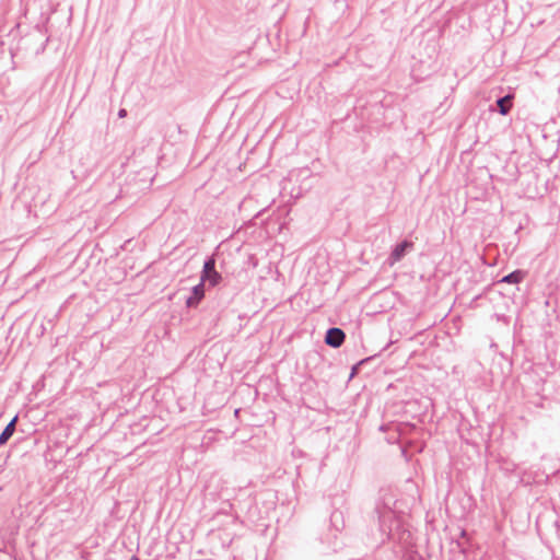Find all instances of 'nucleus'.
<instances>
[{
    "label": "nucleus",
    "mask_w": 560,
    "mask_h": 560,
    "mask_svg": "<svg viewBox=\"0 0 560 560\" xmlns=\"http://www.w3.org/2000/svg\"><path fill=\"white\" fill-rule=\"evenodd\" d=\"M395 499L392 494H384L375 504L377 517V532L373 534L377 545L386 541H401L405 532H401V520L394 510Z\"/></svg>",
    "instance_id": "1"
},
{
    "label": "nucleus",
    "mask_w": 560,
    "mask_h": 560,
    "mask_svg": "<svg viewBox=\"0 0 560 560\" xmlns=\"http://www.w3.org/2000/svg\"><path fill=\"white\" fill-rule=\"evenodd\" d=\"M221 279H222L221 275L215 270L214 258L209 257L208 259H206V261L203 264L200 282H202L203 284L206 282H208L209 285L214 287V285L219 284Z\"/></svg>",
    "instance_id": "2"
},
{
    "label": "nucleus",
    "mask_w": 560,
    "mask_h": 560,
    "mask_svg": "<svg viewBox=\"0 0 560 560\" xmlns=\"http://www.w3.org/2000/svg\"><path fill=\"white\" fill-rule=\"evenodd\" d=\"M345 338L346 335L342 331V329L332 327L327 330L325 336V342L332 348H338L343 343Z\"/></svg>",
    "instance_id": "3"
},
{
    "label": "nucleus",
    "mask_w": 560,
    "mask_h": 560,
    "mask_svg": "<svg viewBox=\"0 0 560 560\" xmlns=\"http://www.w3.org/2000/svg\"><path fill=\"white\" fill-rule=\"evenodd\" d=\"M410 247H412V243L409 241H402L401 243L397 244L389 255L390 265L399 261L405 256L406 250Z\"/></svg>",
    "instance_id": "4"
},
{
    "label": "nucleus",
    "mask_w": 560,
    "mask_h": 560,
    "mask_svg": "<svg viewBox=\"0 0 560 560\" xmlns=\"http://www.w3.org/2000/svg\"><path fill=\"white\" fill-rule=\"evenodd\" d=\"M205 296V284L202 282H199L197 285L192 288V293L190 296L186 300V305L188 307H196L199 302Z\"/></svg>",
    "instance_id": "5"
},
{
    "label": "nucleus",
    "mask_w": 560,
    "mask_h": 560,
    "mask_svg": "<svg viewBox=\"0 0 560 560\" xmlns=\"http://www.w3.org/2000/svg\"><path fill=\"white\" fill-rule=\"evenodd\" d=\"M16 421H18V416H15L1 432L0 446L5 444L9 441V439L13 435V433L15 431Z\"/></svg>",
    "instance_id": "6"
},
{
    "label": "nucleus",
    "mask_w": 560,
    "mask_h": 560,
    "mask_svg": "<svg viewBox=\"0 0 560 560\" xmlns=\"http://www.w3.org/2000/svg\"><path fill=\"white\" fill-rule=\"evenodd\" d=\"M523 278H524V272L522 270H515V271L504 276L501 279V282L517 284L523 280Z\"/></svg>",
    "instance_id": "7"
},
{
    "label": "nucleus",
    "mask_w": 560,
    "mask_h": 560,
    "mask_svg": "<svg viewBox=\"0 0 560 560\" xmlns=\"http://www.w3.org/2000/svg\"><path fill=\"white\" fill-rule=\"evenodd\" d=\"M497 105L499 107V113L501 115H506L510 112V108H511L510 96L500 97L497 101Z\"/></svg>",
    "instance_id": "8"
},
{
    "label": "nucleus",
    "mask_w": 560,
    "mask_h": 560,
    "mask_svg": "<svg viewBox=\"0 0 560 560\" xmlns=\"http://www.w3.org/2000/svg\"><path fill=\"white\" fill-rule=\"evenodd\" d=\"M38 35L40 39H43L40 47L37 49V51H43L45 49V46L48 42V37H45L44 28L42 26H36L33 36Z\"/></svg>",
    "instance_id": "9"
},
{
    "label": "nucleus",
    "mask_w": 560,
    "mask_h": 560,
    "mask_svg": "<svg viewBox=\"0 0 560 560\" xmlns=\"http://www.w3.org/2000/svg\"><path fill=\"white\" fill-rule=\"evenodd\" d=\"M126 115H127V112H126V109H124V108H121V109L118 112V116H119L120 118L125 117Z\"/></svg>",
    "instance_id": "10"
},
{
    "label": "nucleus",
    "mask_w": 560,
    "mask_h": 560,
    "mask_svg": "<svg viewBox=\"0 0 560 560\" xmlns=\"http://www.w3.org/2000/svg\"><path fill=\"white\" fill-rule=\"evenodd\" d=\"M130 560H139L137 557H132Z\"/></svg>",
    "instance_id": "11"
}]
</instances>
